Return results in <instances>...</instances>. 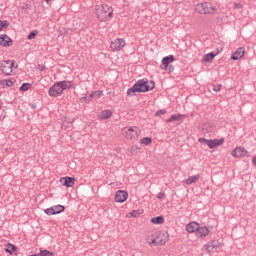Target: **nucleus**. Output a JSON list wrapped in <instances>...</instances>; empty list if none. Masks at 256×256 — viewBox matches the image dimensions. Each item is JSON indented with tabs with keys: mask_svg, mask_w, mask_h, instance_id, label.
<instances>
[{
	"mask_svg": "<svg viewBox=\"0 0 256 256\" xmlns=\"http://www.w3.org/2000/svg\"><path fill=\"white\" fill-rule=\"evenodd\" d=\"M155 89V82L149 81L146 78L138 80L131 88L127 90L129 97H135V93H147Z\"/></svg>",
	"mask_w": 256,
	"mask_h": 256,
	"instance_id": "1",
	"label": "nucleus"
},
{
	"mask_svg": "<svg viewBox=\"0 0 256 256\" xmlns=\"http://www.w3.org/2000/svg\"><path fill=\"white\" fill-rule=\"evenodd\" d=\"M195 10L200 15H209L211 13H215V6L211 4V2H201L196 5Z\"/></svg>",
	"mask_w": 256,
	"mask_h": 256,
	"instance_id": "2",
	"label": "nucleus"
},
{
	"mask_svg": "<svg viewBox=\"0 0 256 256\" xmlns=\"http://www.w3.org/2000/svg\"><path fill=\"white\" fill-rule=\"evenodd\" d=\"M13 69H15V61L13 60H4L1 63V71L7 77L13 75Z\"/></svg>",
	"mask_w": 256,
	"mask_h": 256,
	"instance_id": "3",
	"label": "nucleus"
},
{
	"mask_svg": "<svg viewBox=\"0 0 256 256\" xmlns=\"http://www.w3.org/2000/svg\"><path fill=\"white\" fill-rule=\"evenodd\" d=\"M123 135L126 139H130V141H134L139 137V130L136 126L134 127H125L123 128Z\"/></svg>",
	"mask_w": 256,
	"mask_h": 256,
	"instance_id": "4",
	"label": "nucleus"
},
{
	"mask_svg": "<svg viewBox=\"0 0 256 256\" xmlns=\"http://www.w3.org/2000/svg\"><path fill=\"white\" fill-rule=\"evenodd\" d=\"M199 143H204L209 147V149H215V147H219L220 145H223L225 143V139H213V140H208L205 138H199L198 139Z\"/></svg>",
	"mask_w": 256,
	"mask_h": 256,
	"instance_id": "5",
	"label": "nucleus"
},
{
	"mask_svg": "<svg viewBox=\"0 0 256 256\" xmlns=\"http://www.w3.org/2000/svg\"><path fill=\"white\" fill-rule=\"evenodd\" d=\"M126 43L125 40L123 38H116L111 42L110 45V49L112 51H121V49H123V47H125Z\"/></svg>",
	"mask_w": 256,
	"mask_h": 256,
	"instance_id": "6",
	"label": "nucleus"
},
{
	"mask_svg": "<svg viewBox=\"0 0 256 256\" xmlns=\"http://www.w3.org/2000/svg\"><path fill=\"white\" fill-rule=\"evenodd\" d=\"M63 211H65V206L58 204L48 209H45L44 213L46 215H59V213H63Z\"/></svg>",
	"mask_w": 256,
	"mask_h": 256,
	"instance_id": "7",
	"label": "nucleus"
},
{
	"mask_svg": "<svg viewBox=\"0 0 256 256\" xmlns=\"http://www.w3.org/2000/svg\"><path fill=\"white\" fill-rule=\"evenodd\" d=\"M63 94V90L58 82L54 83L52 87L48 90V95L50 97H59V95Z\"/></svg>",
	"mask_w": 256,
	"mask_h": 256,
	"instance_id": "8",
	"label": "nucleus"
},
{
	"mask_svg": "<svg viewBox=\"0 0 256 256\" xmlns=\"http://www.w3.org/2000/svg\"><path fill=\"white\" fill-rule=\"evenodd\" d=\"M129 198V193L124 190H118L115 194V201L116 203H125L127 199Z\"/></svg>",
	"mask_w": 256,
	"mask_h": 256,
	"instance_id": "9",
	"label": "nucleus"
},
{
	"mask_svg": "<svg viewBox=\"0 0 256 256\" xmlns=\"http://www.w3.org/2000/svg\"><path fill=\"white\" fill-rule=\"evenodd\" d=\"M247 153L243 147L239 146L232 150L231 155L235 159H240V157H247Z\"/></svg>",
	"mask_w": 256,
	"mask_h": 256,
	"instance_id": "10",
	"label": "nucleus"
},
{
	"mask_svg": "<svg viewBox=\"0 0 256 256\" xmlns=\"http://www.w3.org/2000/svg\"><path fill=\"white\" fill-rule=\"evenodd\" d=\"M148 245H154L155 247H159L160 245H165V241L157 240V233L152 234L146 238Z\"/></svg>",
	"mask_w": 256,
	"mask_h": 256,
	"instance_id": "11",
	"label": "nucleus"
},
{
	"mask_svg": "<svg viewBox=\"0 0 256 256\" xmlns=\"http://www.w3.org/2000/svg\"><path fill=\"white\" fill-rule=\"evenodd\" d=\"M204 249L208 253H215L217 251V249H219V242L215 241V240L208 242L206 245H204Z\"/></svg>",
	"mask_w": 256,
	"mask_h": 256,
	"instance_id": "12",
	"label": "nucleus"
},
{
	"mask_svg": "<svg viewBox=\"0 0 256 256\" xmlns=\"http://www.w3.org/2000/svg\"><path fill=\"white\" fill-rule=\"evenodd\" d=\"M245 55V48H238L231 56L232 61H239V59H243Z\"/></svg>",
	"mask_w": 256,
	"mask_h": 256,
	"instance_id": "13",
	"label": "nucleus"
},
{
	"mask_svg": "<svg viewBox=\"0 0 256 256\" xmlns=\"http://www.w3.org/2000/svg\"><path fill=\"white\" fill-rule=\"evenodd\" d=\"M13 40L7 36V34L0 35V45L1 47H11Z\"/></svg>",
	"mask_w": 256,
	"mask_h": 256,
	"instance_id": "14",
	"label": "nucleus"
},
{
	"mask_svg": "<svg viewBox=\"0 0 256 256\" xmlns=\"http://www.w3.org/2000/svg\"><path fill=\"white\" fill-rule=\"evenodd\" d=\"M60 183L64 185V187H73V185H75V178L62 177Z\"/></svg>",
	"mask_w": 256,
	"mask_h": 256,
	"instance_id": "15",
	"label": "nucleus"
},
{
	"mask_svg": "<svg viewBox=\"0 0 256 256\" xmlns=\"http://www.w3.org/2000/svg\"><path fill=\"white\" fill-rule=\"evenodd\" d=\"M199 229V223L197 222H190L186 225L187 233H197Z\"/></svg>",
	"mask_w": 256,
	"mask_h": 256,
	"instance_id": "16",
	"label": "nucleus"
},
{
	"mask_svg": "<svg viewBox=\"0 0 256 256\" xmlns=\"http://www.w3.org/2000/svg\"><path fill=\"white\" fill-rule=\"evenodd\" d=\"M207 235H209V228L207 227H199L198 226V230L196 232V237H200L201 239H203V237H207Z\"/></svg>",
	"mask_w": 256,
	"mask_h": 256,
	"instance_id": "17",
	"label": "nucleus"
},
{
	"mask_svg": "<svg viewBox=\"0 0 256 256\" xmlns=\"http://www.w3.org/2000/svg\"><path fill=\"white\" fill-rule=\"evenodd\" d=\"M173 61H175V56L173 55L165 56L162 59L163 69H167V67L169 66V63H173Z\"/></svg>",
	"mask_w": 256,
	"mask_h": 256,
	"instance_id": "18",
	"label": "nucleus"
},
{
	"mask_svg": "<svg viewBox=\"0 0 256 256\" xmlns=\"http://www.w3.org/2000/svg\"><path fill=\"white\" fill-rule=\"evenodd\" d=\"M58 84L61 87L62 92L73 87V82L69 80L59 81Z\"/></svg>",
	"mask_w": 256,
	"mask_h": 256,
	"instance_id": "19",
	"label": "nucleus"
},
{
	"mask_svg": "<svg viewBox=\"0 0 256 256\" xmlns=\"http://www.w3.org/2000/svg\"><path fill=\"white\" fill-rule=\"evenodd\" d=\"M157 241H164V245L167 241H169V234L167 232H159L156 233Z\"/></svg>",
	"mask_w": 256,
	"mask_h": 256,
	"instance_id": "20",
	"label": "nucleus"
},
{
	"mask_svg": "<svg viewBox=\"0 0 256 256\" xmlns=\"http://www.w3.org/2000/svg\"><path fill=\"white\" fill-rule=\"evenodd\" d=\"M101 11L104 12L105 15L108 13V17H113V8H111L109 5L102 4Z\"/></svg>",
	"mask_w": 256,
	"mask_h": 256,
	"instance_id": "21",
	"label": "nucleus"
},
{
	"mask_svg": "<svg viewBox=\"0 0 256 256\" xmlns=\"http://www.w3.org/2000/svg\"><path fill=\"white\" fill-rule=\"evenodd\" d=\"M201 179V176L199 174L190 176L188 179L185 180L186 185H193V183H197V181Z\"/></svg>",
	"mask_w": 256,
	"mask_h": 256,
	"instance_id": "22",
	"label": "nucleus"
},
{
	"mask_svg": "<svg viewBox=\"0 0 256 256\" xmlns=\"http://www.w3.org/2000/svg\"><path fill=\"white\" fill-rule=\"evenodd\" d=\"M151 223H153V225H163V223L165 222V218L163 216H156L151 218Z\"/></svg>",
	"mask_w": 256,
	"mask_h": 256,
	"instance_id": "23",
	"label": "nucleus"
},
{
	"mask_svg": "<svg viewBox=\"0 0 256 256\" xmlns=\"http://www.w3.org/2000/svg\"><path fill=\"white\" fill-rule=\"evenodd\" d=\"M183 117H185V115H183V114L171 115V117L166 120V123H173V121H181V119H183Z\"/></svg>",
	"mask_w": 256,
	"mask_h": 256,
	"instance_id": "24",
	"label": "nucleus"
},
{
	"mask_svg": "<svg viewBox=\"0 0 256 256\" xmlns=\"http://www.w3.org/2000/svg\"><path fill=\"white\" fill-rule=\"evenodd\" d=\"M215 57H217V53L210 52V53L204 55V61H205V63H209L210 61H213V59H215Z\"/></svg>",
	"mask_w": 256,
	"mask_h": 256,
	"instance_id": "25",
	"label": "nucleus"
},
{
	"mask_svg": "<svg viewBox=\"0 0 256 256\" xmlns=\"http://www.w3.org/2000/svg\"><path fill=\"white\" fill-rule=\"evenodd\" d=\"M111 115H113V112H111V110H103L100 114V117L102 119H109V117H111Z\"/></svg>",
	"mask_w": 256,
	"mask_h": 256,
	"instance_id": "26",
	"label": "nucleus"
},
{
	"mask_svg": "<svg viewBox=\"0 0 256 256\" xmlns=\"http://www.w3.org/2000/svg\"><path fill=\"white\" fill-rule=\"evenodd\" d=\"M17 249L15 245L13 244H8L5 248L6 253H10V255H13V252Z\"/></svg>",
	"mask_w": 256,
	"mask_h": 256,
	"instance_id": "27",
	"label": "nucleus"
},
{
	"mask_svg": "<svg viewBox=\"0 0 256 256\" xmlns=\"http://www.w3.org/2000/svg\"><path fill=\"white\" fill-rule=\"evenodd\" d=\"M37 35H39V31H38V30L32 31V32L27 36L28 41H31V40L35 39V37H37Z\"/></svg>",
	"mask_w": 256,
	"mask_h": 256,
	"instance_id": "28",
	"label": "nucleus"
},
{
	"mask_svg": "<svg viewBox=\"0 0 256 256\" xmlns=\"http://www.w3.org/2000/svg\"><path fill=\"white\" fill-rule=\"evenodd\" d=\"M143 213V210H133L129 213L130 216L128 217H139Z\"/></svg>",
	"mask_w": 256,
	"mask_h": 256,
	"instance_id": "29",
	"label": "nucleus"
},
{
	"mask_svg": "<svg viewBox=\"0 0 256 256\" xmlns=\"http://www.w3.org/2000/svg\"><path fill=\"white\" fill-rule=\"evenodd\" d=\"M151 137H145L140 140L141 145H151Z\"/></svg>",
	"mask_w": 256,
	"mask_h": 256,
	"instance_id": "30",
	"label": "nucleus"
},
{
	"mask_svg": "<svg viewBox=\"0 0 256 256\" xmlns=\"http://www.w3.org/2000/svg\"><path fill=\"white\" fill-rule=\"evenodd\" d=\"M31 89V84L29 83H23L20 87V91H29Z\"/></svg>",
	"mask_w": 256,
	"mask_h": 256,
	"instance_id": "31",
	"label": "nucleus"
},
{
	"mask_svg": "<svg viewBox=\"0 0 256 256\" xmlns=\"http://www.w3.org/2000/svg\"><path fill=\"white\" fill-rule=\"evenodd\" d=\"M39 256H53V253L49 250H40Z\"/></svg>",
	"mask_w": 256,
	"mask_h": 256,
	"instance_id": "32",
	"label": "nucleus"
},
{
	"mask_svg": "<svg viewBox=\"0 0 256 256\" xmlns=\"http://www.w3.org/2000/svg\"><path fill=\"white\" fill-rule=\"evenodd\" d=\"M91 94H92V97L99 99L101 97V95H103V91L97 90V91L92 92Z\"/></svg>",
	"mask_w": 256,
	"mask_h": 256,
	"instance_id": "33",
	"label": "nucleus"
},
{
	"mask_svg": "<svg viewBox=\"0 0 256 256\" xmlns=\"http://www.w3.org/2000/svg\"><path fill=\"white\" fill-rule=\"evenodd\" d=\"M165 113H167V110H163V109L157 110V111L155 112V117H159V116H161V115H165Z\"/></svg>",
	"mask_w": 256,
	"mask_h": 256,
	"instance_id": "34",
	"label": "nucleus"
},
{
	"mask_svg": "<svg viewBox=\"0 0 256 256\" xmlns=\"http://www.w3.org/2000/svg\"><path fill=\"white\" fill-rule=\"evenodd\" d=\"M15 85V81L12 79H7L6 80V87H13Z\"/></svg>",
	"mask_w": 256,
	"mask_h": 256,
	"instance_id": "35",
	"label": "nucleus"
},
{
	"mask_svg": "<svg viewBox=\"0 0 256 256\" xmlns=\"http://www.w3.org/2000/svg\"><path fill=\"white\" fill-rule=\"evenodd\" d=\"M0 25L2 29H5V27H9V22L7 20H1Z\"/></svg>",
	"mask_w": 256,
	"mask_h": 256,
	"instance_id": "36",
	"label": "nucleus"
},
{
	"mask_svg": "<svg viewBox=\"0 0 256 256\" xmlns=\"http://www.w3.org/2000/svg\"><path fill=\"white\" fill-rule=\"evenodd\" d=\"M213 91H215L216 93L221 91V85L213 86Z\"/></svg>",
	"mask_w": 256,
	"mask_h": 256,
	"instance_id": "37",
	"label": "nucleus"
},
{
	"mask_svg": "<svg viewBox=\"0 0 256 256\" xmlns=\"http://www.w3.org/2000/svg\"><path fill=\"white\" fill-rule=\"evenodd\" d=\"M82 99H86V101H91V99H93V94H88Z\"/></svg>",
	"mask_w": 256,
	"mask_h": 256,
	"instance_id": "38",
	"label": "nucleus"
},
{
	"mask_svg": "<svg viewBox=\"0 0 256 256\" xmlns=\"http://www.w3.org/2000/svg\"><path fill=\"white\" fill-rule=\"evenodd\" d=\"M163 197H165V192H159L157 194V199H163Z\"/></svg>",
	"mask_w": 256,
	"mask_h": 256,
	"instance_id": "39",
	"label": "nucleus"
},
{
	"mask_svg": "<svg viewBox=\"0 0 256 256\" xmlns=\"http://www.w3.org/2000/svg\"><path fill=\"white\" fill-rule=\"evenodd\" d=\"M21 9H23L24 11H26V9H29V4H22L21 5Z\"/></svg>",
	"mask_w": 256,
	"mask_h": 256,
	"instance_id": "40",
	"label": "nucleus"
},
{
	"mask_svg": "<svg viewBox=\"0 0 256 256\" xmlns=\"http://www.w3.org/2000/svg\"><path fill=\"white\" fill-rule=\"evenodd\" d=\"M6 82L7 80H0V85H2L3 87H7Z\"/></svg>",
	"mask_w": 256,
	"mask_h": 256,
	"instance_id": "41",
	"label": "nucleus"
},
{
	"mask_svg": "<svg viewBox=\"0 0 256 256\" xmlns=\"http://www.w3.org/2000/svg\"><path fill=\"white\" fill-rule=\"evenodd\" d=\"M234 8L235 9H241V4L240 3H235Z\"/></svg>",
	"mask_w": 256,
	"mask_h": 256,
	"instance_id": "42",
	"label": "nucleus"
},
{
	"mask_svg": "<svg viewBox=\"0 0 256 256\" xmlns=\"http://www.w3.org/2000/svg\"><path fill=\"white\" fill-rule=\"evenodd\" d=\"M252 164L254 165V167H256V157L252 159Z\"/></svg>",
	"mask_w": 256,
	"mask_h": 256,
	"instance_id": "43",
	"label": "nucleus"
},
{
	"mask_svg": "<svg viewBox=\"0 0 256 256\" xmlns=\"http://www.w3.org/2000/svg\"><path fill=\"white\" fill-rule=\"evenodd\" d=\"M45 2H47V3H49V1H51V0H44Z\"/></svg>",
	"mask_w": 256,
	"mask_h": 256,
	"instance_id": "44",
	"label": "nucleus"
},
{
	"mask_svg": "<svg viewBox=\"0 0 256 256\" xmlns=\"http://www.w3.org/2000/svg\"><path fill=\"white\" fill-rule=\"evenodd\" d=\"M32 108L35 109V105H32Z\"/></svg>",
	"mask_w": 256,
	"mask_h": 256,
	"instance_id": "45",
	"label": "nucleus"
},
{
	"mask_svg": "<svg viewBox=\"0 0 256 256\" xmlns=\"http://www.w3.org/2000/svg\"><path fill=\"white\" fill-rule=\"evenodd\" d=\"M0 96H1V92H0Z\"/></svg>",
	"mask_w": 256,
	"mask_h": 256,
	"instance_id": "46",
	"label": "nucleus"
}]
</instances>
